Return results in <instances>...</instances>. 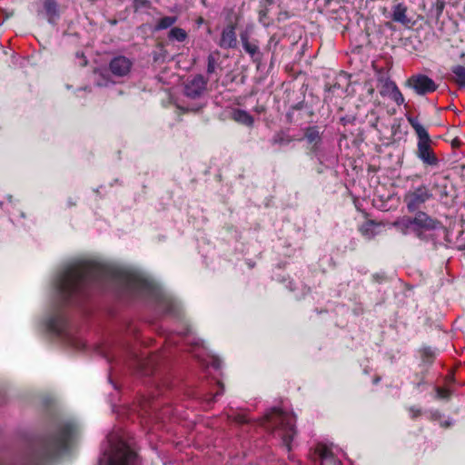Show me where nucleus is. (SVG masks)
Instances as JSON below:
<instances>
[{
    "label": "nucleus",
    "instance_id": "f257e3e1",
    "mask_svg": "<svg viewBox=\"0 0 465 465\" xmlns=\"http://www.w3.org/2000/svg\"><path fill=\"white\" fill-rule=\"evenodd\" d=\"M107 282L115 283L127 292L152 297L159 302L165 313L179 315L176 302L165 296L160 288L143 273L113 264L74 261L66 264L54 279L56 301L51 315L45 321L46 329L64 339L74 348H83L84 341L67 329V322L61 312V307L66 303L76 302L89 284H102Z\"/></svg>",
    "mask_w": 465,
    "mask_h": 465
},
{
    "label": "nucleus",
    "instance_id": "f03ea898",
    "mask_svg": "<svg viewBox=\"0 0 465 465\" xmlns=\"http://www.w3.org/2000/svg\"><path fill=\"white\" fill-rule=\"evenodd\" d=\"M76 432L75 423L61 421L56 424L54 431L37 444L32 452L11 465H44L45 461L65 450Z\"/></svg>",
    "mask_w": 465,
    "mask_h": 465
},
{
    "label": "nucleus",
    "instance_id": "7ed1b4c3",
    "mask_svg": "<svg viewBox=\"0 0 465 465\" xmlns=\"http://www.w3.org/2000/svg\"><path fill=\"white\" fill-rule=\"evenodd\" d=\"M98 465H139V459L120 431L108 434Z\"/></svg>",
    "mask_w": 465,
    "mask_h": 465
},
{
    "label": "nucleus",
    "instance_id": "20e7f679",
    "mask_svg": "<svg viewBox=\"0 0 465 465\" xmlns=\"http://www.w3.org/2000/svg\"><path fill=\"white\" fill-rule=\"evenodd\" d=\"M294 414L279 408H272L260 420V424L271 431L275 438L282 440L287 450H291L292 441L296 434Z\"/></svg>",
    "mask_w": 465,
    "mask_h": 465
},
{
    "label": "nucleus",
    "instance_id": "39448f33",
    "mask_svg": "<svg viewBox=\"0 0 465 465\" xmlns=\"http://www.w3.org/2000/svg\"><path fill=\"white\" fill-rule=\"evenodd\" d=\"M407 121L413 128L418 138L415 152L417 158L421 161L424 166L438 167L440 160L431 147L432 140L428 131L417 117L407 116Z\"/></svg>",
    "mask_w": 465,
    "mask_h": 465
},
{
    "label": "nucleus",
    "instance_id": "423d86ee",
    "mask_svg": "<svg viewBox=\"0 0 465 465\" xmlns=\"http://www.w3.org/2000/svg\"><path fill=\"white\" fill-rule=\"evenodd\" d=\"M433 194L429 187L421 184L419 187L407 192L404 195L403 202L410 213H414L420 209L429 200L432 199Z\"/></svg>",
    "mask_w": 465,
    "mask_h": 465
},
{
    "label": "nucleus",
    "instance_id": "0eeeda50",
    "mask_svg": "<svg viewBox=\"0 0 465 465\" xmlns=\"http://www.w3.org/2000/svg\"><path fill=\"white\" fill-rule=\"evenodd\" d=\"M405 85L412 89L418 95H426L437 90L438 84L428 75L422 74L409 77Z\"/></svg>",
    "mask_w": 465,
    "mask_h": 465
},
{
    "label": "nucleus",
    "instance_id": "6e6552de",
    "mask_svg": "<svg viewBox=\"0 0 465 465\" xmlns=\"http://www.w3.org/2000/svg\"><path fill=\"white\" fill-rule=\"evenodd\" d=\"M414 228L422 229L425 231H434L442 227L441 223L430 217L425 212L418 211L413 217Z\"/></svg>",
    "mask_w": 465,
    "mask_h": 465
},
{
    "label": "nucleus",
    "instance_id": "1a4fd4ad",
    "mask_svg": "<svg viewBox=\"0 0 465 465\" xmlns=\"http://www.w3.org/2000/svg\"><path fill=\"white\" fill-rule=\"evenodd\" d=\"M207 81L201 74L194 76L184 86V94L192 99L198 98L206 89Z\"/></svg>",
    "mask_w": 465,
    "mask_h": 465
},
{
    "label": "nucleus",
    "instance_id": "9d476101",
    "mask_svg": "<svg viewBox=\"0 0 465 465\" xmlns=\"http://www.w3.org/2000/svg\"><path fill=\"white\" fill-rule=\"evenodd\" d=\"M133 66V62L123 55L113 58L109 64L111 73L119 77L127 75Z\"/></svg>",
    "mask_w": 465,
    "mask_h": 465
},
{
    "label": "nucleus",
    "instance_id": "9b49d317",
    "mask_svg": "<svg viewBox=\"0 0 465 465\" xmlns=\"http://www.w3.org/2000/svg\"><path fill=\"white\" fill-rule=\"evenodd\" d=\"M157 362V356L152 355L150 357H138L134 358V364L143 375H150L153 373V369Z\"/></svg>",
    "mask_w": 465,
    "mask_h": 465
},
{
    "label": "nucleus",
    "instance_id": "f8f14e48",
    "mask_svg": "<svg viewBox=\"0 0 465 465\" xmlns=\"http://www.w3.org/2000/svg\"><path fill=\"white\" fill-rule=\"evenodd\" d=\"M219 45L224 49L235 48L237 45V38L235 27L232 25H227L222 32Z\"/></svg>",
    "mask_w": 465,
    "mask_h": 465
},
{
    "label": "nucleus",
    "instance_id": "ddd939ff",
    "mask_svg": "<svg viewBox=\"0 0 465 465\" xmlns=\"http://www.w3.org/2000/svg\"><path fill=\"white\" fill-rule=\"evenodd\" d=\"M240 36L244 51L250 54L253 62L260 63L262 61V53L259 50L258 45L249 42L247 33H242Z\"/></svg>",
    "mask_w": 465,
    "mask_h": 465
},
{
    "label": "nucleus",
    "instance_id": "4468645a",
    "mask_svg": "<svg viewBox=\"0 0 465 465\" xmlns=\"http://www.w3.org/2000/svg\"><path fill=\"white\" fill-rule=\"evenodd\" d=\"M392 226L402 234H407L414 230L413 217L403 216L392 223Z\"/></svg>",
    "mask_w": 465,
    "mask_h": 465
},
{
    "label": "nucleus",
    "instance_id": "2eb2a0df",
    "mask_svg": "<svg viewBox=\"0 0 465 465\" xmlns=\"http://www.w3.org/2000/svg\"><path fill=\"white\" fill-rule=\"evenodd\" d=\"M44 9L48 22L54 24L59 16L57 3L54 0H44Z\"/></svg>",
    "mask_w": 465,
    "mask_h": 465
},
{
    "label": "nucleus",
    "instance_id": "dca6fc26",
    "mask_svg": "<svg viewBox=\"0 0 465 465\" xmlns=\"http://www.w3.org/2000/svg\"><path fill=\"white\" fill-rule=\"evenodd\" d=\"M232 118L242 124L246 126H252L253 124V117L246 111L242 109H234L232 112Z\"/></svg>",
    "mask_w": 465,
    "mask_h": 465
},
{
    "label": "nucleus",
    "instance_id": "f3484780",
    "mask_svg": "<svg viewBox=\"0 0 465 465\" xmlns=\"http://www.w3.org/2000/svg\"><path fill=\"white\" fill-rule=\"evenodd\" d=\"M407 7L403 4H398L393 7L391 19L402 25H408L410 19L406 15Z\"/></svg>",
    "mask_w": 465,
    "mask_h": 465
},
{
    "label": "nucleus",
    "instance_id": "a211bd4d",
    "mask_svg": "<svg viewBox=\"0 0 465 465\" xmlns=\"http://www.w3.org/2000/svg\"><path fill=\"white\" fill-rule=\"evenodd\" d=\"M384 87L391 92V99L398 104L401 105L404 103V97L401 93L396 84L391 80H387L384 84Z\"/></svg>",
    "mask_w": 465,
    "mask_h": 465
},
{
    "label": "nucleus",
    "instance_id": "6ab92c4d",
    "mask_svg": "<svg viewBox=\"0 0 465 465\" xmlns=\"http://www.w3.org/2000/svg\"><path fill=\"white\" fill-rule=\"evenodd\" d=\"M454 74V81L460 87H465V66L455 65L451 69Z\"/></svg>",
    "mask_w": 465,
    "mask_h": 465
},
{
    "label": "nucleus",
    "instance_id": "aec40b11",
    "mask_svg": "<svg viewBox=\"0 0 465 465\" xmlns=\"http://www.w3.org/2000/svg\"><path fill=\"white\" fill-rule=\"evenodd\" d=\"M305 138L310 143H318L321 141L320 132L316 126L308 127L305 131Z\"/></svg>",
    "mask_w": 465,
    "mask_h": 465
},
{
    "label": "nucleus",
    "instance_id": "412c9836",
    "mask_svg": "<svg viewBox=\"0 0 465 465\" xmlns=\"http://www.w3.org/2000/svg\"><path fill=\"white\" fill-rule=\"evenodd\" d=\"M176 22L175 16H164L161 18L155 25V30L160 31L163 29H167L174 25Z\"/></svg>",
    "mask_w": 465,
    "mask_h": 465
},
{
    "label": "nucleus",
    "instance_id": "4be33fe9",
    "mask_svg": "<svg viewBox=\"0 0 465 465\" xmlns=\"http://www.w3.org/2000/svg\"><path fill=\"white\" fill-rule=\"evenodd\" d=\"M187 34L186 32L179 27H173L169 32V38L170 39H175L178 42H183L186 39Z\"/></svg>",
    "mask_w": 465,
    "mask_h": 465
},
{
    "label": "nucleus",
    "instance_id": "5701e85b",
    "mask_svg": "<svg viewBox=\"0 0 465 465\" xmlns=\"http://www.w3.org/2000/svg\"><path fill=\"white\" fill-rule=\"evenodd\" d=\"M360 231L362 233V235H364L368 239H371L375 235V232H373V223L372 222H369V223H364L360 228Z\"/></svg>",
    "mask_w": 465,
    "mask_h": 465
},
{
    "label": "nucleus",
    "instance_id": "b1692460",
    "mask_svg": "<svg viewBox=\"0 0 465 465\" xmlns=\"http://www.w3.org/2000/svg\"><path fill=\"white\" fill-rule=\"evenodd\" d=\"M158 407L159 404L156 401L149 399L143 400L142 402V408L146 413H149L150 411H156Z\"/></svg>",
    "mask_w": 465,
    "mask_h": 465
},
{
    "label": "nucleus",
    "instance_id": "393cba45",
    "mask_svg": "<svg viewBox=\"0 0 465 465\" xmlns=\"http://www.w3.org/2000/svg\"><path fill=\"white\" fill-rule=\"evenodd\" d=\"M217 65V58L215 57L214 54H210L207 57V74H213Z\"/></svg>",
    "mask_w": 465,
    "mask_h": 465
},
{
    "label": "nucleus",
    "instance_id": "a878e982",
    "mask_svg": "<svg viewBox=\"0 0 465 465\" xmlns=\"http://www.w3.org/2000/svg\"><path fill=\"white\" fill-rule=\"evenodd\" d=\"M279 38L275 35H272L265 49L273 54L279 44Z\"/></svg>",
    "mask_w": 465,
    "mask_h": 465
},
{
    "label": "nucleus",
    "instance_id": "bb28decb",
    "mask_svg": "<svg viewBox=\"0 0 465 465\" xmlns=\"http://www.w3.org/2000/svg\"><path fill=\"white\" fill-rule=\"evenodd\" d=\"M317 451L322 460H328L330 458H333L331 451L326 446H319Z\"/></svg>",
    "mask_w": 465,
    "mask_h": 465
},
{
    "label": "nucleus",
    "instance_id": "cd10ccee",
    "mask_svg": "<svg viewBox=\"0 0 465 465\" xmlns=\"http://www.w3.org/2000/svg\"><path fill=\"white\" fill-rule=\"evenodd\" d=\"M151 3L149 0H134V8L138 11L143 8H149Z\"/></svg>",
    "mask_w": 465,
    "mask_h": 465
},
{
    "label": "nucleus",
    "instance_id": "c85d7f7f",
    "mask_svg": "<svg viewBox=\"0 0 465 465\" xmlns=\"http://www.w3.org/2000/svg\"><path fill=\"white\" fill-rule=\"evenodd\" d=\"M273 144H287L290 140L287 139L283 134H277L272 138Z\"/></svg>",
    "mask_w": 465,
    "mask_h": 465
},
{
    "label": "nucleus",
    "instance_id": "c756f323",
    "mask_svg": "<svg viewBox=\"0 0 465 465\" xmlns=\"http://www.w3.org/2000/svg\"><path fill=\"white\" fill-rule=\"evenodd\" d=\"M412 232L415 233L416 237L421 241H429L430 240V235L426 233L427 231H425V230L414 228V230Z\"/></svg>",
    "mask_w": 465,
    "mask_h": 465
},
{
    "label": "nucleus",
    "instance_id": "7c9ffc66",
    "mask_svg": "<svg viewBox=\"0 0 465 465\" xmlns=\"http://www.w3.org/2000/svg\"><path fill=\"white\" fill-rule=\"evenodd\" d=\"M437 397L440 399H448L450 397V391L441 388L436 389Z\"/></svg>",
    "mask_w": 465,
    "mask_h": 465
},
{
    "label": "nucleus",
    "instance_id": "2f4dec72",
    "mask_svg": "<svg viewBox=\"0 0 465 465\" xmlns=\"http://www.w3.org/2000/svg\"><path fill=\"white\" fill-rule=\"evenodd\" d=\"M235 421L238 423H246L248 421V420L246 419V417L244 415L238 414L235 417Z\"/></svg>",
    "mask_w": 465,
    "mask_h": 465
},
{
    "label": "nucleus",
    "instance_id": "473e14b6",
    "mask_svg": "<svg viewBox=\"0 0 465 465\" xmlns=\"http://www.w3.org/2000/svg\"><path fill=\"white\" fill-rule=\"evenodd\" d=\"M410 412L411 414V418L412 419H415L416 417H418L420 414V410H416L413 407L410 408Z\"/></svg>",
    "mask_w": 465,
    "mask_h": 465
},
{
    "label": "nucleus",
    "instance_id": "72a5a7b5",
    "mask_svg": "<svg viewBox=\"0 0 465 465\" xmlns=\"http://www.w3.org/2000/svg\"><path fill=\"white\" fill-rule=\"evenodd\" d=\"M212 365L213 366V368L219 369L221 367V361L219 359H216V358L213 359Z\"/></svg>",
    "mask_w": 465,
    "mask_h": 465
},
{
    "label": "nucleus",
    "instance_id": "f704fd0d",
    "mask_svg": "<svg viewBox=\"0 0 465 465\" xmlns=\"http://www.w3.org/2000/svg\"><path fill=\"white\" fill-rule=\"evenodd\" d=\"M223 393V387L222 386L221 390L215 393L214 398H215L216 396H220V395H222Z\"/></svg>",
    "mask_w": 465,
    "mask_h": 465
},
{
    "label": "nucleus",
    "instance_id": "c9c22d12",
    "mask_svg": "<svg viewBox=\"0 0 465 465\" xmlns=\"http://www.w3.org/2000/svg\"><path fill=\"white\" fill-rule=\"evenodd\" d=\"M441 196H447L448 195V193L446 191V187H444L443 191L441 192Z\"/></svg>",
    "mask_w": 465,
    "mask_h": 465
},
{
    "label": "nucleus",
    "instance_id": "e433bc0d",
    "mask_svg": "<svg viewBox=\"0 0 465 465\" xmlns=\"http://www.w3.org/2000/svg\"><path fill=\"white\" fill-rule=\"evenodd\" d=\"M302 104H298L295 105L294 108L295 109H302Z\"/></svg>",
    "mask_w": 465,
    "mask_h": 465
},
{
    "label": "nucleus",
    "instance_id": "4c0bfd02",
    "mask_svg": "<svg viewBox=\"0 0 465 465\" xmlns=\"http://www.w3.org/2000/svg\"><path fill=\"white\" fill-rule=\"evenodd\" d=\"M425 353L428 354V355H432V352L430 351H429V350H426Z\"/></svg>",
    "mask_w": 465,
    "mask_h": 465
},
{
    "label": "nucleus",
    "instance_id": "58836bf2",
    "mask_svg": "<svg viewBox=\"0 0 465 465\" xmlns=\"http://www.w3.org/2000/svg\"><path fill=\"white\" fill-rule=\"evenodd\" d=\"M89 1H90V2H92V3H94V2H95L96 0H89Z\"/></svg>",
    "mask_w": 465,
    "mask_h": 465
}]
</instances>
